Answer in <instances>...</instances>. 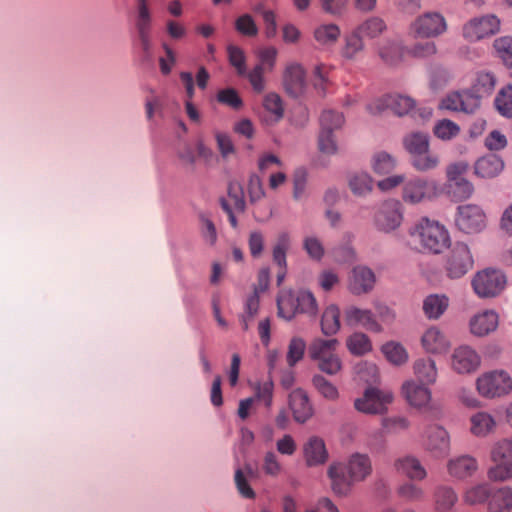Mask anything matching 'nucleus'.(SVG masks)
<instances>
[{
  "instance_id": "1",
  "label": "nucleus",
  "mask_w": 512,
  "mask_h": 512,
  "mask_svg": "<svg viewBox=\"0 0 512 512\" xmlns=\"http://www.w3.org/2000/svg\"><path fill=\"white\" fill-rule=\"evenodd\" d=\"M410 236L419 243L424 252L440 254L451 244L446 227L437 220L420 218L409 231Z\"/></svg>"
},
{
  "instance_id": "2",
  "label": "nucleus",
  "mask_w": 512,
  "mask_h": 512,
  "mask_svg": "<svg viewBox=\"0 0 512 512\" xmlns=\"http://www.w3.org/2000/svg\"><path fill=\"white\" fill-rule=\"evenodd\" d=\"M493 463L487 470L492 482H506L512 479V437L503 438L493 444L490 450Z\"/></svg>"
},
{
  "instance_id": "3",
  "label": "nucleus",
  "mask_w": 512,
  "mask_h": 512,
  "mask_svg": "<svg viewBox=\"0 0 512 512\" xmlns=\"http://www.w3.org/2000/svg\"><path fill=\"white\" fill-rule=\"evenodd\" d=\"M393 401V394L389 390H381L376 387H368L362 396L354 400V408L363 414H384Z\"/></svg>"
},
{
  "instance_id": "4",
  "label": "nucleus",
  "mask_w": 512,
  "mask_h": 512,
  "mask_svg": "<svg viewBox=\"0 0 512 512\" xmlns=\"http://www.w3.org/2000/svg\"><path fill=\"white\" fill-rule=\"evenodd\" d=\"M438 195L439 186L433 179L413 177L408 179L402 187V199L411 205L430 201Z\"/></svg>"
},
{
  "instance_id": "5",
  "label": "nucleus",
  "mask_w": 512,
  "mask_h": 512,
  "mask_svg": "<svg viewBox=\"0 0 512 512\" xmlns=\"http://www.w3.org/2000/svg\"><path fill=\"white\" fill-rule=\"evenodd\" d=\"M473 257L467 244L456 242L444 261V270L448 278L459 279L473 268Z\"/></svg>"
},
{
  "instance_id": "6",
  "label": "nucleus",
  "mask_w": 512,
  "mask_h": 512,
  "mask_svg": "<svg viewBox=\"0 0 512 512\" xmlns=\"http://www.w3.org/2000/svg\"><path fill=\"white\" fill-rule=\"evenodd\" d=\"M506 276L497 269H485L475 274L472 287L480 298H493L498 296L506 286Z\"/></svg>"
},
{
  "instance_id": "7",
  "label": "nucleus",
  "mask_w": 512,
  "mask_h": 512,
  "mask_svg": "<svg viewBox=\"0 0 512 512\" xmlns=\"http://www.w3.org/2000/svg\"><path fill=\"white\" fill-rule=\"evenodd\" d=\"M448 29L445 17L439 12H425L418 16L410 25V34L414 38H436Z\"/></svg>"
},
{
  "instance_id": "8",
  "label": "nucleus",
  "mask_w": 512,
  "mask_h": 512,
  "mask_svg": "<svg viewBox=\"0 0 512 512\" xmlns=\"http://www.w3.org/2000/svg\"><path fill=\"white\" fill-rule=\"evenodd\" d=\"M424 450L435 459H442L450 452V435L448 431L438 425L430 424L425 427L421 435Z\"/></svg>"
},
{
  "instance_id": "9",
  "label": "nucleus",
  "mask_w": 512,
  "mask_h": 512,
  "mask_svg": "<svg viewBox=\"0 0 512 512\" xmlns=\"http://www.w3.org/2000/svg\"><path fill=\"white\" fill-rule=\"evenodd\" d=\"M500 30V20L495 15H483L468 20L462 27L463 38L470 43L495 35Z\"/></svg>"
},
{
  "instance_id": "10",
  "label": "nucleus",
  "mask_w": 512,
  "mask_h": 512,
  "mask_svg": "<svg viewBox=\"0 0 512 512\" xmlns=\"http://www.w3.org/2000/svg\"><path fill=\"white\" fill-rule=\"evenodd\" d=\"M476 387L483 397H501L512 390V379L505 371H492L478 377Z\"/></svg>"
},
{
  "instance_id": "11",
  "label": "nucleus",
  "mask_w": 512,
  "mask_h": 512,
  "mask_svg": "<svg viewBox=\"0 0 512 512\" xmlns=\"http://www.w3.org/2000/svg\"><path fill=\"white\" fill-rule=\"evenodd\" d=\"M344 117L334 110H324L320 116L319 149L326 154H333L337 150L333 132L342 127Z\"/></svg>"
},
{
  "instance_id": "12",
  "label": "nucleus",
  "mask_w": 512,
  "mask_h": 512,
  "mask_svg": "<svg viewBox=\"0 0 512 512\" xmlns=\"http://www.w3.org/2000/svg\"><path fill=\"white\" fill-rule=\"evenodd\" d=\"M455 223L459 230L467 234L477 233L485 228L486 216L478 205H462L457 209Z\"/></svg>"
},
{
  "instance_id": "13",
  "label": "nucleus",
  "mask_w": 512,
  "mask_h": 512,
  "mask_svg": "<svg viewBox=\"0 0 512 512\" xmlns=\"http://www.w3.org/2000/svg\"><path fill=\"white\" fill-rule=\"evenodd\" d=\"M450 364L452 370L457 374H471L479 368L481 358L472 347L460 345L453 350Z\"/></svg>"
},
{
  "instance_id": "14",
  "label": "nucleus",
  "mask_w": 512,
  "mask_h": 512,
  "mask_svg": "<svg viewBox=\"0 0 512 512\" xmlns=\"http://www.w3.org/2000/svg\"><path fill=\"white\" fill-rule=\"evenodd\" d=\"M403 220L401 204L396 200L385 201L375 217V223L379 230L391 232L397 229Z\"/></svg>"
},
{
  "instance_id": "15",
  "label": "nucleus",
  "mask_w": 512,
  "mask_h": 512,
  "mask_svg": "<svg viewBox=\"0 0 512 512\" xmlns=\"http://www.w3.org/2000/svg\"><path fill=\"white\" fill-rule=\"evenodd\" d=\"M420 342L423 350L433 355L446 354L451 347L449 337L437 326L427 328L423 332Z\"/></svg>"
},
{
  "instance_id": "16",
  "label": "nucleus",
  "mask_w": 512,
  "mask_h": 512,
  "mask_svg": "<svg viewBox=\"0 0 512 512\" xmlns=\"http://www.w3.org/2000/svg\"><path fill=\"white\" fill-rule=\"evenodd\" d=\"M439 107L444 110L472 114L478 110V100L466 90L455 91L446 95L441 100Z\"/></svg>"
},
{
  "instance_id": "17",
  "label": "nucleus",
  "mask_w": 512,
  "mask_h": 512,
  "mask_svg": "<svg viewBox=\"0 0 512 512\" xmlns=\"http://www.w3.org/2000/svg\"><path fill=\"white\" fill-rule=\"evenodd\" d=\"M478 468L477 459L468 454L452 457L446 464L448 475L457 480H465L472 477Z\"/></svg>"
},
{
  "instance_id": "18",
  "label": "nucleus",
  "mask_w": 512,
  "mask_h": 512,
  "mask_svg": "<svg viewBox=\"0 0 512 512\" xmlns=\"http://www.w3.org/2000/svg\"><path fill=\"white\" fill-rule=\"evenodd\" d=\"M283 83L286 92L290 96L297 98L302 95L306 87L304 68L298 63L287 65L284 72Z\"/></svg>"
},
{
  "instance_id": "19",
  "label": "nucleus",
  "mask_w": 512,
  "mask_h": 512,
  "mask_svg": "<svg viewBox=\"0 0 512 512\" xmlns=\"http://www.w3.org/2000/svg\"><path fill=\"white\" fill-rule=\"evenodd\" d=\"M375 284L373 271L366 266L354 267L349 277V290L355 295L371 291Z\"/></svg>"
},
{
  "instance_id": "20",
  "label": "nucleus",
  "mask_w": 512,
  "mask_h": 512,
  "mask_svg": "<svg viewBox=\"0 0 512 512\" xmlns=\"http://www.w3.org/2000/svg\"><path fill=\"white\" fill-rule=\"evenodd\" d=\"M394 468L397 473L411 481H423L427 477V470L421 461L413 455H406L396 459Z\"/></svg>"
},
{
  "instance_id": "21",
  "label": "nucleus",
  "mask_w": 512,
  "mask_h": 512,
  "mask_svg": "<svg viewBox=\"0 0 512 512\" xmlns=\"http://www.w3.org/2000/svg\"><path fill=\"white\" fill-rule=\"evenodd\" d=\"M432 502L435 512H452L458 502V494L452 486L440 484L433 490Z\"/></svg>"
},
{
  "instance_id": "22",
  "label": "nucleus",
  "mask_w": 512,
  "mask_h": 512,
  "mask_svg": "<svg viewBox=\"0 0 512 512\" xmlns=\"http://www.w3.org/2000/svg\"><path fill=\"white\" fill-rule=\"evenodd\" d=\"M427 384L417 383L414 380L406 381L402 385V393L411 406L423 407L431 400V391L426 387Z\"/></svg>"
},
{
  "instance_id": "23",
  "label": "nucleus",
  "mask_w": 512,
  "mask_h": 512,
  "mask_svg": "<svg viewBox=\"0 0 512 512\" xmlns=\"http://www.w3.org/2000/svg\"><path fill=\"white\" fill-rule=\"evenodd\" d=\"M290 408L295 421L305 423L313 415V407L308 395L302 389H296L289 396Z\"/></svg>"
},
{
  "instance_id": "24",
  "label": "nucleus",
  "mask_w": 512,
  "mask_h": 512,
  "mask_svg": "<svg viewBox=\"0 0 512 512\" xmlns=\"http://www.w3.org/2000/svg\"><path fill=\"white\" fill-rule=\"evenodd\" d=\"M345 320L347 324L351 326L360 325L369 331H381V326L370 310L349 307L345 310Z\"/></svg>"
},
{
  "instance_id": "25",
  "label": "nucleus",
  "mask_w": 512,
  "mask_h": 512,
  "mask_svg": "<svg viewBox=\"0 0 512 512\" xmlns=\"http://www.w3.org/2000/svg\"><path fill=\"white\" fill-rule=\"evenodd\" d=\"M347 472L351 482L365 480L372 472V464L368 455L355 453L347 464Z\"/></svg>"
},
{
  "instance_id": "26",
  "label": "nucleus",
  "mask_w": 512,
  "mask_h": 512,
  "mask_svg": "<svg viewBox=\"0 0 512 512\" xmlns=\"http://www.w3.org/2000/svg\"><path fill=\"white\" fill-rule=\"evenodd\" d=\"M496 85V77L490 72H478L476 78L470 89L466 91L473 97H477L478 108L481 104V99L490 96Z\"/></svg>"
},
{
  "instance_id": "27",
  "label": "nucleus",
  "mask_w": 512,
  "mask_h": 512,
  "mask_svg": "<svg viewBox=\"0 0 512 512\" xmlns=\"http://www.w3.org/2000/svg\"><path fill=\"white\" fill-rule=\"evenodd\" d=\"M498 326V315L492 310L483 311L470 320V330L476 336H485Z\"/></svg>"
},
{
  "instance_id": "28",
  "label": "nucleus",
  "mask_w": 512,
  "mask_h": 512,
  "mask_svg": "<svg viewBox=\"0 0 512 512\" xmlns=\"http://www.w3.org/2000/svg\"><path fill=\"white\" fill-rule=\"evenodd\" d=\"M503 169V160L495 154L479 158L474 165L475 174L481 178H494L498 176Z\"/></svg>"
},
{
  "instance_id": "29",
  "label": "nucleus",
  "mask_w": 512,
  "mask_h": 512,
  "mask_svg": "<svg viewBox=\"0 0 512 512\" xmlns=\"http://www.w3.org/2000/svg\"><path fill=\"white\" fill-rule=\"evenodd\" d=\"M278 315L286 320H291L299 313V292L282 290L277 297Z\"/></svg>"
},
{
  "instance_id": "30",
  "label": "nucleus",
  "mask_w": 512,
  "mask_h": 512,
  "mask_svg": "<svg viewBox=\"0 0 512 512\" xmlns=\"http://www.w3.org/2000/svg\"><path fill=\"white\" fill-rule=\"evenodd\" d=\"M364 48L363 37L354 29L344 36L340 55L346 60H355Z\"/></svg>"
},
{
  "instance_id": "31",
  "label": "nucleus",
  "mask_w": 512,
  "mask_h": 512,
  "mask_svg": "<svg viewBox=\"0 0 512 512\" xmlns=\"http://www.w3.org/2000/svg\"><path fill=\"white\" fill-rule=\"evenodd\" d=\"M341 35L340 27L334 23L318 25L313 31L314 40L323 47H332L339 40Z\"/></svg>"
},
{
  "instance_id": "32",
  "label": "nucleus",
  "mask_w": 512,
  "mask_h": 512,
  "mask_svg": "<svg viewBox=\"0 0 512 512\" xmlns=\"http://www.w3.org/2000/svg\"><path fill=\"white\" fill-rule=\"evenodd\" d=\"M414 374L417 379L427 385L436 382L438 371L436 363L431 358H419L413 364Z\"/></svg>"
},
{
  "instance_id": "33",
  "label": "nucleus",
  "mask_w": 512,
  "mask_h": 512,
  "mask_svg": "<svg viewBox=\"0 0 512 512\" xmlns=\"http://www.w3.org/2000/svg\"><path fill=\"white\" fill-rule=\"evenodd\" d=\"M512 509V488L504 486L493 489L488 501L489 512H506Z\"/></svg>"
},
{
  "instance_id": "34",
  "label": "nucleus",
  "mask_w": 512,
  "mask_h": 512,
  "mask_svg": "<svg viewBox=\"0 0 512 512\" xmlns=\"http://www.w3.org/2000/svg\"><path fill=\"white\" fill-rule=\"evenodd\" d=\"M304 455L309 466L324 463L327 459L324 441L318 437H311L304 446Z\"/></svg>"
},
{
  "instance_id": "35",
  "label": "nucleus",
  "mask_w": 512,
  "mask_h": 512,
  "mask_svg": "<svg viewBox=\"0 0 512 512\" xmlns=\"http://www.w3.org/2000/svg\"><path fill=\"white\" fill-rule=\"evenodd\" d=\"M449 299L444 294L428 295L423 301V311L427 318L438 319L447 310Z\"/></svg>"
},
{
  "instance_id": "36",
  "label": "nucleus",
  "mask_w": 512,
  "mask_h": 512,
  "mask_svg": "<svg viewBox=\"0 0 512 512\" xmlns=\"http://www.w3.org/2000/svg\"><path fill=\"white\" fill-rule=\"evenodd\" d=\"M373 178L367 172H354L348 177V187L358 197L368 195L373 190Z\"/></svg>"
},
{
  "instance_id": "37",
  "label": "nucleus",
  "mask_w": 512,
  "mask_h": 512,
  "mask_svg": "<svg viewBox=\"0 0 512 512\" xmlns=\"http://www.w3.org/2000/svg\"><path fill=\"white\" fill-rule=\"evenodd\" d=\"M254 476V471L250 465L235 470L234 482L241 497L246 499L255 498V492L250 486V479L254 478Z\"/></svg>"
},
{
  "instance_id": "38",
  "label": "nucleus",
  "mask_w": 512,
  "mask_h": 512,
  "mask_svg": "<svg viewBox=\"0 0 512 512\" xmlns=\"http://www.w3.org/2000/svg\"><path fill=\"white\" fill-rule=\"evenodd\" d=\"M470 431L477 437L487 436L496 427L494 418L487 412H477L470 418Z\"/></svg>"
},
{
  "instance_id": "39",
  "label": "nucleus",
  "mask_w": 512,
  "mask_h": 512,
  "mask_svg": "<svg viewBox=\"0 0 512 512\" xmlns=\"http://www.w3.org/2000/svg\"><path fill=\"white\" fill-rule=\"evenodd\" d=\"M337 345L336 339L317 338L310 344L308 353L312 360L319 362L335 353Z\"/></svg>"
},
{
  "instance_id": "40",
  "label": "nucleus",
  "mask_w": 512,
  "mask_h": 512,
  "mask_svg": "<svg viewBox=\"0 0 512 512\" xmlns=\"http://www.w3.org/2000/svg\"><path fill=\"white\" fill-rule=\"evenodd\" d=\"M379 56L381 59L389 64L396 65L403 57L404 48L399 41L396 40H385L379 46Z\"/></svg>"
},
{
  "instance_id": "41",
  "label": "nucleus",
  "mask_w": 512,
  "mask_h": 512,
  "mask_svg": "<svg viewBox=\"0 0 512 512\" xmlns=\"http://www.w3.org/2000/svg\"><path fill=\"white\" fill-rule=\"evenodd\" d=\"M449 197L455 202L469 199L474 193L473 184L466 178L450 181L447 183Z\"/></svg>"
},
{
  "instance_id": "42",
  "label": "nucleus",
  "mask_w": 512,
  "mask_h": 512,
  "mask_svg": "<svg viewBox=\"0 0 512 512\" xmlns=\"http://www.w3.org/2000/svg\"><path fill=\"white\" fill-rule=\"evenodd\" d=\"M340 329V310L338 306L331 304L323 312L321 318V330L327 335L336 334Z\"/></svg>"
},
{
  "instance_id": "43",
  "label": "nucleus",
  "mask_w": 512,
  "mask_h": 512,
  "mask_svg": "<svg viewBox=\"0 0 512 512\" xmlns=\"http://www.w3.org/2000/svg\"><path fill=\"white\" fill-rule=\"evenodd\" d=\"M493 488L487 483H480L468 488L464 495V502L469 505L483 504L490 500Z\"/></svg>"
},
{
  "instance_id": "44",
  "label": "nucleus",
  "mask_w": 512,
  "mask_h": 512,
  "mask_svg": "<svg viewBox=\"0 0 512 512\" xmlns=\"http://www.w3.org/2000/svg\"><path fill=\"white\" fill-rule=\"evenodd\" d=\"M263 107L269 113L266 121L270 124L279 122L284 115V107L281 97L276 93H268L263 99Z\"/></svg>"
},
{
  "instance_id": "45",
  "label": "nucleus",
  "mask_w": 512,
  "mask_h": 512,
  "mask_svg": "<svg viewBox=\"0 0 512 512\" xmlns=\"http://www.w3.org/2000/svg\"><path fill=\"white\" fill-rule=\"evenodd\" d=\"M387 26L384 20L380 17H370L364 22H362L359 26L355 28V30L363 37L368 38H376L381 35Z\"/></svg>"
},
{
  "instance_id": "46",
  "label": "nucleus",
  "mask_w": 512,
  "mask_h": 512,
  "mask_svg": "<svg viewBox=\"0 0 512 512\" xmlns=\"http://www.w3.org/2000/svg\"><path fill=\"white\" fill-rule=\"evenodd\" d=\"M404 146L413 157L421 152H428L429 137L422 132L411 133L405 137Z\"/></svg>"
},
{
  "instance_id": "47",
  "label": "nucleus",
  "mask_w": 512,
  "mask_h": 512,
  "mask_svg": "<svg viewBox=\"0 0 512 512\" xmlns=\"http://www.w3.org/2000/svg\"><path fill=\"white\" fill-rule=\"evenodd\" d=\"M387 102L389 104V110L398 116H403L415 107V101L404 95L389 94L387 95Z\"/></svg>"
},
{
  "instance_id": "48",
  "label": "nucleus",
  "mask_w": 512,
  "mask_h": 512,
  "mask_svg": "<svg viewBox=\"0 0 512 512\" xmlns=\"http://www.w3.org/2000/svg\"><path fill=\"white\" fill-rule=\"evenodd\" d=\"M312 385L315 390L328 401H336L339 398L337 387L320 374H316L312 377Z\"/></svg>"
},
{
  "instance_id": "49",
  "label": "nucleus",
  "mask_w": 512,
  "mask_h": 512,
  "mask_svg": "<svg viewBox=\"0 0 512 512\" xmlns=\"http://www.w3.org/2000/svg\"><path fill=\"white\" fill-rule=\"evenodd\" d=\"M371 165L375 173L384 175L391 173L396 167L395 158L384 152H377L371 160Z\"/></svg>"
},
{
  "instance_id": "50",
  "label": "nucleus",
  "mask_w": 512,
  "mask_h": 512,
  "mask_svg": "<svg viewBox=\"0 0 512 512\" xmlns=\"http://www.w3.org/2000/svg\"><path fill=\"white\" fill-rule=\"evenodd\" d=\"M382 352L387 360L395 365L404 364L408 360V353L404 346L394 341L384 344Z\"/></svg>"
},
{
  "instance_id": "51",
  "label": "nucleus",
  "mask_w": 512,
  "mask_h": 512,
  "mask_svg": "<svg viewBox=\"0 0 512 512\" xmlns=\"http://www.w3.org/2000/svg\"><path fill=\"white\" fill-rule=\"evenodd\" d=\"M497 111L505 117H512V83L504 86L495 98Z\"/></svg>"
},
{
  "instance_id": "52",
  "label": "nucleus",
  "mask_w": 512,
  "mask_h": 512,
  "mask_svg": "<svg viewBox=\"0 0 512 512\" xmlns=\"http://www.w3.org/2000/svg\"><path fill=\"white\" fill-rule=\"evenodd\" d=\"M151 20L147 0H137V17L135 25L138 35L150 33Z\"/></svg>"
},
{
  "instance_id": "53",
  "label": "nucleus",
  "mask_w": 512,
  "mask_h": 512,
  "mask_svg": "<svg viewBox=\"0 0 512 512\" xmlns=\"http://www.w3.org/2000/svg\"><path fill=\"white\" fill-rule=\"evenodd\" d=\"M397 494L407 502H420L425 498L423 488L411 481L401 484L397 489Z\"/></svg>"
},
{
  "instance_id": "54",
  "label": "nucleus",
  "mask_w": 512,
  "mask_h": 512,
  "mask_svg": "<svg viewBox=\"0 0 512 512\" xmlns=\"http://www.w3.org/2000/svg\"><path fill=\"white\" fill-rule=\"evenodd\" d=\"M259 303V295H257V293H252L247 297L244 305V313L240 317L243 330H248L250 322L257 315Z\"/></svg>"
},
{
  "instance_id": "55",
  "label": "nucleus",
  "mask_w": 512,
  "mask_h": 512,
  "mask_svg": "<svg viewBox=\"0 0 512 512\" xmlns=\"http://www.w3.org/2000/svg\"><path fill=\"white\" fill-rule=\"evenodd\" d=\"M433 132L441 140H451L459 134L460 127L449 119H442L435 124Z\"/></svg>"
},
{
  "instance_id": "56",
  "label": "nucleus",
  "mask_w": 512,
  "mask_h": 512,
  "mask_svg": "<svg viewBox=\"0 0 512 512\" xmlns=\"http://www.w3.org/2000/svg\"><path fill=\"white\" fill-rule=\"evenodd\" d=\"M347 347L354 355H363L372 348L369 338L363 333H354L347 340Z\"/></svg>"
},
{
  "instance_id": "57",
  "label": "nucleus",
  "mask_w": 512,
  "mask_h": 512,
  "mask_svg": "<svg viewBox=\"0 0 512 512\" xmlns=\"http://www.w3.org/2000/svg\"><path fill=\"white\" fill-rule=\"evenodd\" d=\"M493 47L499 58L502 59L505 65L512 67V37L503 36L497 38Z\"/></svg>"
},
{
  "instance_id": "58",
  "label": "nucleus",
  "mask_w": 512,
  "mask_h": 512,
  "mask_svg": "<svg viewBox=\"0 0 512 512\" xmlns=\"http://www.w3.org/2000/svg\"><path fill=\"white\" fill-rule=\"evenodd\" d=\"M289 235L281 233L273 248V260L280 268H286V251L289 248Z\"/></svg>"
},
{
  "instance_id": "59",
  "label": "nucleus",
  "mask_w": 512,
  "mask_h": 512,
  "mask_svg": "<svg viewBox=\"0 0 512 512\" xmlns=\"http://www.w3.org/2000/svg\"><path fill=\"white\" fill-rule=\"evenodd\" d=\"M439 164V158L436 154L421 152L412 159L413 167L418 171H428L434 169Z\"/></svg>"
},
{
  "instance_id": "60",
  "label": "nucleus",
  "mask_w": 512,
  "mask_h": 512,
  "mask_svg": "<svg viewBox=\"0 0 512 512\" xmlns=\"http://www.w3.org/2000/svg\"><path fill=\"white\" fill-rule=\"evenodd\" d=\"M228 196L232 201L233 208L237 212H244L246 203L244 199V191L240 182L231 181L228 185Z\"/></svg>"
},
{
  "instance_id": "61",
  "label": "nucleus",
  "mask_w": 512,
  "mask_h": 512,
  "mask_svg": "<svg viewBox=\"0 0 512 512\" xmlns=\"http://www.w3.org/2000/svg\"><path fill=\"white\" fill-rule=\"evenodd\" d=\"M306 348V343L302 338L293 337L288 346L287 363L293 367L298 361L303 358Z\"/></svg>"
},
{
  "instance_id": "62",
  "label": "nucleus",
  "mask_w": 512,
  "mask_h": 512,
  "mask_svg": "<svg viewBox=\"0 0 512 512\" xmlns=\"http://www.w3.org/2000/svg\"><path fill=\"white\" fill-rule=\"evenodd\" d=\"M343 467L341 465H332L328 474L332 480V488L338 494H345L349 490V483L343 478Z\"/></svg>"
},
{
  "instance_id": "63",
  "label": "nucleus",
  "mask_w": 512,
  "mask_h": 512,
  "mask_svg": "<svg viewBox=\"0 0 512 512\" xmlns=\"http://www.w3.org/2000/svg\"><path fill=\"white\" fill-rule=\"evenodd\" d=\"M230 64L236 69L240 76L246 75V57L242 49L237 46L230 45L227 48Z\"/></svg>"
},
{
  "instance_id": "64",
  "label": "nucleus",
  "mask_w": 512,
  "mask_h": 512,
  "mask_svg": "<svg viewBox=\"0 0 512 512\" xmlns=\"http://www.w3.org/2000/svg\"><path fill=\"white\" fill-rule=\"evenodd\" d=\"M217 100L235 110L240 109L243 105L242 99L234 88L220 90L217 94Z\"/></svg>"
}]
</instances>
